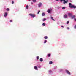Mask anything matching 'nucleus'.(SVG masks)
<instances>
[{
	"mask_svg": "<svg viewBox=\"0 0 76 76\" xmlns=\"http://www.w3.org/2000/svg\"><path fill=\"white\" fill-rule=\"evenodd\" d=\"M29 1H31V0H29Z\"/></svg>",
	"mask_w": 76,
	"mask_h": 76,
	"instance_id": "36",
	"label": "nucleus"
},
{
	"mask_svg": "<svg viewBox=\"0 0 76 76\" xmlns=\"http://www.w3.org/2000/svg\"><path fill=\"white\" fill-rule=\"evenodd\" d=\"M69 7L71 9H72V8H74V9H76V6L72 5L71 3H69Z\"/></svg>",
	"mask_w": 76,
	"mask_h": 76,
	"instance_id": "1",
	"label": "nucleus"
},
{
	"mask_svg": "<svg viewBox=\"0 0 76 76\" xmlns=\"http://www.w3.org/2000/svg\"><path fill=\"white\" fill-rule=\"evenodd\" d=\"M28 7H29V6H28V5H27L26 6V9H28Z\"/></svg>",
	"mask_w": 76,
	"mask_h": 76,
	"instance_id": "11",
	"label": "nucleus"
},
{
	"mask_svg": "<svg viewBox=\"0 0 76 76\" xmlns=\"http://www.w3.org/2000/svg\"><path fill=\"white\" fill-rule=\"evenodd\" d=\"M41 5H42V3H40L39 4H38V7H40L41 6Z\"/></svg>",
	"mask_w": 76,
	"mask_h": 76,
	"instance_id": "6",
	"label": "nucleus"
},
{
	"mask_svg": "<svg viewBox=\"0 0 76 76\" xmlns=\"http://www.w3.org/2000/svg\"><path fill=\"white\" fill-rule=\"evenodd\" d=\"M44 38L45 39H47V38H48V37H47V36H45L44 37Z\"/></svg>",
	"mask_w": 76,
	"mask_h": 76,
	"instance_id": "16",
	"label": "nucleus"
},
{
	"mask_svg": "<svg viewBox=\"0 0 76 76\" xmlns=\"http://www.w3.org/2000/svg\"><path fill=\"white\" fill-rule=\"evenodd\" d=\"M70 29V28H69V27L67 28V29Z\"/></svg>",
	"mask_w": 76,
	"mask_h": 76,
	"instance_id": "31",
	"label": "nucleus"
},
{
	"mask_svg": "<svg viewBox=\"0 0 76 76\" xmlns=\"http://www.w3.org/2000/svg\"><path fill=\"white\" fill-rule=\"evenodd\" d=\"M48 57H50V56H51V54H49L48 55Z\"/></svg>",
	"mask_w": 76,
	"mask_h": 76,
	"instance_id": "20",
	"label": "nucleus"
},
{
	"mask_svg": "<svg viewBox=\"0 0 76 76\" xmlns=\"http://www.w3.org/2000/svg\"><path fill=\"white\" fill-rule=\"evenodd\" d=\"M49 64H53V62L52 61H50L49 62Z\"/></svg>",
	"mask_w": 76,
	"mask_h": 76,
	"instance_id": "13",
	"label": "nucleus"
},
{
	"mask_svg": "<svg viewBox=\"0 0 76 76\" xmlns=\"http://www.w3.org/2000/svg\"><path fill=\"white\" fill-rule=\"evenodd\" d=\"M45 14L44 13H42V16H44L45 15Z\"/></svg>",
	"mask_w": 76,
	"mask_h": 76,
	"instance_id": "14",
	"label": "nucleus"
},
{
	"mask_svg": "<svg viewBox=\"0 0 76 76\" xmlns=\"http://www.w3.org/2000/svg\"><path fill=\"white\" fill-rule=\"evenodd\" d=\"M69 21H67L66 22V24H69Z\"/></svg>",
	"mask_w": 76,
	"mask_h": 76,
	"instance_id": "26",
	"label": "nucleus"
},
{
	"mask_svg": "<svg viewBox=\"0 0 76 76\" xmlns=\"http://www.w3.org/2000/svg\"><path fill=\"white\" fill-rule=\"evenodd\" d=\"M7 15V12H5L4 15L5 17H6Z\"/></svg>",
	"mask_w": 76,
	"mask_h": 76,
	"instance_id": "9",
	"label": "nucleus"
},
{
	"mask_svg": "<svg viewBox=\"0 0 76 76\" xmlns=\"http://www.w3.org/2000/svg\"><path fill=\"white\" fill-rule=\"evenodd\" d=\"M59 0H56V1H58Z\"/></svg>",
	"mask_w": 76,
	"mask_h": 76,
	"instance_id": "35",
	"label": "nucleus"
},
{
	"mask_svg": "<svg viewBox=\"0 0 76 76\" xmlns=\"http://www.w3.org/2000/svg\"><path fill=\"white\" fill-rule=\"evenodd\" d=\"M46 42H47V40H45L44 41V44H45V43H46Z\"/></svg>",
	"mask_w": 76,
	"mask_h": 76,
	"instance_id": "19",
	"label": "nucleus"
},
{
	"mask_svg": "<svg viewBox=\"0 0 76 76\" xmlns=\"http://www.w3.org/2000/svg\"><path fill=\"white\" fill-rule=\"evenodd\" d=\"M14 1H12V4H14Z\"/></svg>",
	"mask_w": 76,
	"mask_h": 76,
	"instance_id": "29",
	"label": "nucleus"
},
{
	"mask_svg": "<svg viewBox=\"0 0 76 76\" xmlns=\"http://www.w3.org/2000/svg\"><path fill=\"white\" fill-rule=\"evenodd\" d=\"M32 1L34 3L36 2V0H32Z\"/></svg>",
	"mask_w": 76,
	"mask_h": 76,
	"instance_id": "22",
	"label": "nucleus"
},
{
	"mask_svg": "<svg viewBox=\"0 0 76 76\" xmlns=\"http://www.w3.org/2000/svg\"><path fill=\"white\" fill-rule=\"evenodd\" d=\"M62 9H66V7H63L62 8Z\"/></svg>",
	"mask_w": 76,
	"mask_h": 76,
	"instance_id": "24",
	"label": "nucleus"
},
{
	"mask_svg": "<svg viewBox=\"0 0 76 76\" xmlns=\"http://www.w3.org/2000/svg\"><path fill=\"white\" fill-rule=\"evenodd\" d=\"M66 73H67V74H68V75H70V72H69V71L68 70H66Z\"/></svg>",
	"mask_w": 76,
	"mask_h": 76,
	"instance_id": "4",
	"label": "nucleus"
},
{
	"mask_svg": "<svg viewBox=\"0 0 76 76\" xmlns=\"http://www.w3.org/2000/svg\"><path fill=\"white\" fill-rule=\"evenodd\" d=\"M36 58L37 60H38L39 59V56H37Z\"/></svg>",
	"mask_w": 76,
	"mask_h": 76,
	"instance_id": "25",
	"label": "nucleus"
},
{
	"mask_svg": "<svg viewBox=\"0 0 76 76\" xmlns=\"http://www.w3.org/2000/svg\"><path fill=\"white\" fill-rule=\"evenodd\" d=\"M74 28H75V29H76V25L75 26Z\"/></svg>",
	"mask_w": 76,
	"mask_h": 76,
	"instance_id": "27",
	"label": "nucleus"
},
{
	"mask_svg": "<svg viewBox=\"0 0 76 76\" xmlns=\"http://www.w3.org/2000/svg\"><path fill=\"white\" fill-rule=\"evenodd\" d=\"M40 61L41 62H42V61H43V59H42V58H40Z\"/></svg>",
	"mask_w": 76,
	"mask_h": 76,
	"instance_id": "10",
	"label": "nucleus"
},
{
	"mask_svg": "<svg viewBox=\"0 0 76 76\" xmlns=\"http://www.w3.org/2000/svg\"><path fill=\"white\" fill-rule=\"evenodd\" d=\"M74 20H75V21H76V18H75L74 19Z\"/></svg>",
	"mask_w": 76,
	"mask_h": 76,
	"instance_id": "33",
	"label": "nucleus"
},
{
	"mask_svg": "<svg viewBox=\"0 0 76 76\" xmlns=\"http://www.w3.org/2000/svg\"><path fill=\"white\" fill-rule=\"evenodd\" d=\"M6 10H7V11H9L10 10V9H9V8H7L6 9Z\"/></svg>",
	"mask_w": 76,
	"mask_h": 76,
	"instance_id": "17",
	"label": "nucleus"
},
{
	"mask_svg": "<svg viewBox=\"0 0 76 76\" xmlns=\"http://www.w3.org/2000/svg\"><path fill=\"white\" fill-rule=\"evenodd\" d=\"M10 22H13V21H12V20H10Z\"/></svg>",
	"mask_w": 76,
	"mask_h": 76,
	"instance_id": "30",
	"label": "nucleus"
},
{
	"mask_svg": "<svg viewBox=\"0 0 76 76\" xmlns=\"http://www.w3.org/2000/svg\"><path fill=\"white\" fill-rule=\"evenodd\" d=\"M49 72H50V73H51V71H49Z\"/></svg>",
	"mask_w": 76,
	"mask_h": 76,
	"instance_id": "34",
	"label": "nucleus"
},
{
	"mask_svg": "<svg viewBox=\"0 0 76 76\" xmlns=\"http://www.w3.org/2000/svg\"><path fill=\"white\" fill-rule=\"evenodd\" d=\"M67 15H64V18H67Z\"/></svg>",
	"mask_w": 76,
	"mask_h": 76,
	"instance_id": "15",
	"label": "nucleus"
},
{
	"mask_svg": "<svg viewBox=\"0 0 76 76\" xmlns=\"http://www.w3.org/2000/svg\"><path fill=\"white\" fill-rule=\"evenodd\" d=\"M46 20V18H44V19H43V21H45Z\"/></svg>",
	"mask_w": 76,
	"mask_h": 76,
	"instance_id": "23",
	"label": "nucleus"
},
{
	"mask_svg": "<svg viewBox=\"0 0 76 76\" xmlns=\"http://www.w3.org/2000/svg\"><path fill=\"white\" fill-rule=\"evenodd\" d=\"M42 25L43 26H45V24L44 23H43Z\"/></svg>",
	"mask_w": 76,
	"mask_h": 76,
	"instance_id": "21",
	"label": "nucleus"
},
{
	"mask_svg": "<svg viewBox=\"0 0 76 76\" xmlns=\"http://www.w3.org/2000/svg\"><path fill=\"white\" fill-rule=\"evenodd\" d=\"M34 69L36 70H38V67L36 66H35L34 67Z\"/></svg>",
	"mask_w": 76,
	"mask_h": 76,
	"instance_id": "5",
	"label": "nucleus"
},
{
	"mask_svg": "<svg viewBox=\"0 0 76 76\" xmlns=\"http://www.w3.org/2000/svg\"><path fill=\"white\" fill-rule=\"evenodd\" d=\"M76 17V16L75 15H73L72 17V19H74V18H75V17Z\"/></svg>",
	"mask_w": 76,
	"mask_h": 76,
	"instance_id": "12",
	"label": "nucleus"
},
{
	"mask_svg": "<svg viewBox=\"0 0 76 76\" xmlns=\"http://www.w3.org/2000/svg\"><path fill=\"white\" fill-rule=\"evenodd\" d=\"M68 15L69 16L71 17V16H72V14H71V13L68 14Z\"/></svg>",
	"mask_w": 76,
	"mask_h": 76,
	"instance_id": "7",
	"label": "nucleus"
},
{
	"mask_svg": "<svg viewBox=\"0 0 76 76\" xmlns=\"http://www.w3.org/2000/svg\"><path fill=\"white\" fill-rule=\"evenodd\" d=\"M61 26L62 28H64V27L63 26Z\"/></svg>",
	"mask_w": 76,
	"mask_h": 76,
	"instance_id": "32",
	"label": "nucleus"
},
{
	"mask_svg": "<svg viewBox=\"0 0 76 76\" xmlns=\"http://www.w3.org/2000/svg\"><path fill=\"white\" fill-rule=\"evenodd\" d=\"M39 12H40V11H39L38 12L37 14H38L39 13Z\"/></svg>",
	"mask_w": 76,
	"mask_h": 76,
	"instance_id": "28",
	"label": "nucleus"
},
{
	"mask_svg": "<svg viewBox=\"0 0 76 76\" xmlns=\"http://www.w3.org/2000/svg\"><path fill=\"white\" fill-rule=\"evenodd\" d=\"M50 12H51V10H48L47 11V12L48 13H50Z\"/></svg>",
	"mask_w": 76,
	"mask_h": 76,
	"instance_id": "8",
	"label": "nucleus"
},
{
	"mask_svg": "<svg viewBox=\"0 0 76 76\" xmlns=\"http://www.w3.org/2000/svg\"><path fill=\"white\" fill-rule=\"evenodd\" d=\"M61 2H62V1H63V4H66V3H67V2H68V1H66L65 0H59Z\"/></svg>",
	"mask_w": 76,
	"mask_h": 76,
	"instance_id": "2",
	"label": "nucleus"
},
{
	"mask_svg": "<svg viewBox=\"0 0 76 76\" xmlns=\"http://www.w3.org/2000/svg\"><path fill=\"white\" fill-rule=\"evenodd\" d=\"M51 19L54 21H55V20H54V19L53 18V17H51Z\"/></svg>",
	"mask_w": 76,
	"mask_h": 76,
	"instance_id": "18",
	"label": "nucleus"
},
{
	"mask_svg": "<svg viewBox=\"0 0 76 76\" xmlns=\"http://www.w3.org/2000/svg\"><path fill=\"white\" fill-rule=\"evenodd\" d=\"M29 15H30V16H32L33 18H34V17H35V14H29Z\"/></svg>",
	"mask_w": 76,
	"mask_h": 76,
	"instance_id": "3",
	"label": "nucleus"
}]
</instances>
